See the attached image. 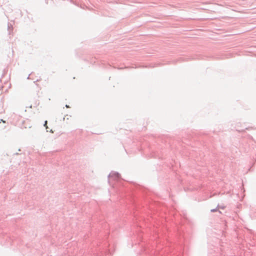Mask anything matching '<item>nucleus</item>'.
<instances>
[{
	"mask_svg": "<svg viewBox=\"0 0 256 256\" xmlns=\"http://www.w3.org/2000/svg\"><path fill=\"white\" fill-rule=\"evenodd\" d=\"M108 178H113L114 180L118 179L120 177V174L116 172H112L108 176Z\"/></svg>",
	"mask_w": 256,
	"mask_h": 256,
	"instance_id": "nucleus-1",
	"label": "nucleus"
},
{
	"mask_svg": "<svg viewBox=\"0 0 256 256\" xmlns=\"http://www.w3.org/2000/svg\"><path fill=\"white\" fill-rule=\"evenodd\" d=\"M217 208H222V209H224V206H220L219 204H218L217 206Z\"/></svg>",
	"mask_w": 256,
	"mask_h": 256,
	"instance_id": "nucleus-2",
	"label": "nucleus"
},
{
	"mask_svg": "<svg viewBox=\"0 0 256 256\" xmlns=\"http://www.w3.org/2000/svg\"><path fill=\"white\" fill-rule=\"evenodd\" d=\"M217 208H218L216 207V208L212 209L210 210V212H215L217 211Z\"/></svg>",
	"mask_w": 256,
	"mask_h": 256,
	"instance_id": "nucleus-3",
	"label": "nucleus"
},
{
	"mask_svg": "<svg viewBox=\"0 0 256 256\" xmlns=\"http://www.w3.org/2000/svg\"><path fill=\"white\" fill-rule=\"evenodd\" d=\"M46 124H47V121H46H46L44 122V126H46V129H48V126H46Z\"/></svg>",
	"mask_w": 256,
	"mask_h": 256,
	"instance_id": "nucleus-4",
	"label": "nucleus"
},
{
	"mask_svg": "<svg viewBox=\"0 0 256 256\" xmlns=\"http://www.w3.org/2000/svg\"><path fill=\"white\" fill-rule=\"evenodd\" d=\"M13 154H14V155H17V154H18V152H16V153H14H14Z\"/></svg>",
	"mask_w": 256,
	"mask_h": 256,
	"instance_id": "nucleus-5",
	"label": "nucleus"
},
{
	"mask_svg": "<svg viewBox=\"0 0 256 256\" xmlns=\"http://www.w3.org/2000/svg\"><path fill=\"white\" fill-rule=\"evenodd\" d=\"M66 108H69V106H68V104H66Z\"/></svg>",
	"mask_w": 256,
	"mask_h": 256,
	"instance_id": "nucleus-6",
	"label": "nucleus"
},
{
	"mask_svg": "<svg viewBox=\"0 0 256 256\" xmlns=\"http://www.w3.org/2000/svg\"><path fill=\"white\" fill-rule=\"evenodd\" d=\"M50 132H52V130H50Z\"/></svg>",
	"mask_w": 256,
	"mask_h": 256,
	"instance_id": "nucleus-7",
	"label": "nucleus"
}]
</instances>
